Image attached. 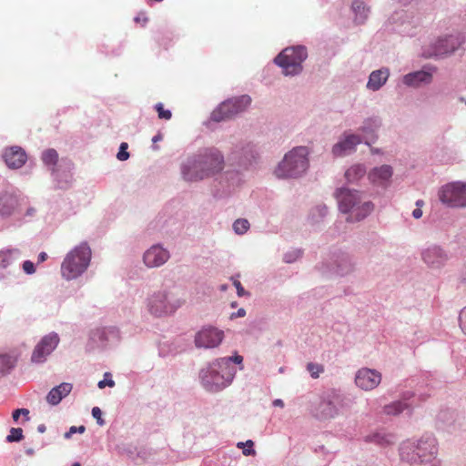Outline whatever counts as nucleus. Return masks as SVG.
Returning a JSON list of instances; mask_svg holds the SVG:
<instances>
[{"instance_id": "29", "label": "nucleus", "mask_w": 466, "mask_h": 466, "mask_svg": "<svg viewBox=\"0 0 466 466\" xmlns=\"http://www.w3.org/2000/svg\"><path fill=\"white\" fill-rule=\"evenodd\" d=\"M389 76L390 72L387 68L372 71L369 76L367 88L372 91L380 90L387 82Z\"/></svg>"}, {"instance_id": "44", "label": "nucleus", "mask_w": 466, "mask_h": 466, "mask_svg": "<svg viewBox=\"0 0 466 466\" xmlns=\"http://www.w3.org/2000/svg\"><path fill=\"white\" fill-rule=\"evenodd\" d=\"M307 370L310 372L312 378H319V374L323 372V367L321 365L309 362L307 365Z\"/></svg>"}, {"instance_id": "45", "label": "nucleus", "mask_w": 466, "mask_h": 466, "mask_svg": "<svg viewBox=\"0 0 466 466\" xmlns=\"http://www.w3.org/2000/svg\"><path fill=\"white\" fill-rule=\"evenodd\" d=\"M128 145L126 142L120 144L116 158L120 161H125L129 158V153L127 152Z\"/></svg>"}, {"instance_id": "26", "label": "nucleus", "mask_w": 466, "mask_h": 466, "mask_svg": "<svg viewBox=\"0 0 466 466\" xmlns=\"http://www.w3.org/2000/svg\"><path fill=\"white\" fill-rule=\"evenodd\" d=\"M433 78L432 71L425 69L410 72L402 77V82L410 87H420L422 85H429Z\"/></svg>"}, {"instance_id": "22", "label": "nucleus", "mask_w": 466, "mask_h": 466, "mask_svg": "<svg viewBox=\"0 0 466 466\" xmlns=\"http://www.w3.org/2000/svg\"><path fill=\"white\" fill-rule=\"evenodd\" d=\"M169 258V251L161 245L156 244L145 251L143 260L147 268H158L164 265Z\"/></svg>"}, {"instance_id": "15", "label": "nucleus", "mask_w": 466, "mask_h": 466, "mask_svg": "<svg viewBox=\"0 0 466 466\" xmlns=\"http://www.w3.org/2000/svg\"><path fill=\"white\" fill-rule=\"evenodd\" d=\"M224 339V331L216 327L208 325L202 327L194 338V344L198 349L210 350L218 348Z\"/></svg>"}, {"instance_id": "48", "label": "nucleus", "mask_w": 466, "mask_h": 466, "mask_svg": "<svg viewBox=\"0 0 466 466\" xmlns=\"http://www.w3.org/2000/svg\"><path fill=\"white\" fill-rule=\"evenodd\" d=\"M91 413L93 418L96 420V423L99 426H104L106 424L105 420L102 418V410H100L99 407H94L92 409Z\"/></svg>"}, {"instance_id": "13", "label": "nucleus", "mask_w": 466, "mask_h": 466, "mask_svg": "<svg viewBox=\"0 0 466 466\" xmlns=\"http://www.w3.org/2000/svg\"><path fill=\"white\" fill-rule=\"evenodd\" d=\"M21 257L22 253L17 248L0 249V279H7L19 275Z\"/></svg>"}, {"instance_id": "20", "label": "nucleus", "mask_w": 466, "mask_h": 466, "mask_svg": "<svg viewBox=\"0 0 466 466\" xmlns=\"http://www.w3.org/2000/svg\"><path fill=\"white\" fill-rule=\"evenodd\" d=\"M381 125V118L378 116L365 118L358 129L361 133L360 136L362 138V143L369 147L374 144L378 140V131Z\"/></svg>"}, {"instance_id": "6", "label": "nucleus", "mask_w": 466, "mask_h": 466, "mask_svg": "<svg viewBox=\"0 0 466 466\" xmlns=\"http://www.w3.org/2000/svg\"><path fill=\"white\" fill-rule=\"evenodd\" d=\"M309 149L299 146L285 154L279 163L275 174L279 178H299L306 174L309 167Z\"/></svg>"}, {"instance_id": "53", "label": "nucleus", "mask_w": 466, "mask_h": 466, "mask_svg": "<svg viewBox=\"0 0 466 466\" xmlns=\"http://www.w3.org/2000/svg\"><path fill=\"white\" fill-rule=\"evenodd\" d=\"M233 284L237 289V294L238 297L249 295V293L244 289V288L242 287L241 283L238 280H235Z\"/></svg>"}, {"instance_id": "1", "label": "nucleus", "mask_w": 466, "mask_h": 466, "mask_svg": "<svg viewBox=\"0 0 466 466\" xmlns=\"http://www.w3.org/2000/svg\"><path fill=\"white\" fill-rule=\"evenodd\" d=\"M225 166L223 153L217 147H204L188 156L180 164L182 178L198 182L219 174Z\"/></svg>"}, {"instance_id": "34", "label": "nucleus", "mask_w": 466, "mask_h": 466, "mask_svg": "<svg viewBox=\"0 0 466 466\" xmlns=\"http://www.w3.org/2000/svg\"><path fill=\"white\" fill-rule=\"evenodd\" d=\"M351 9L355 15V22L363 24L368 18L370 9L366 6L363 1L355 0L352 2Z\"/></svg>"}, {"instance_id": "33", "label": "nucleus", "mask_w": 466, "mask_h": 466, "mask_svg": "<svg viewBox=\"0 0 466 466\" xmlns=\"http://www.w3.org/2000/svg\"><path fill=\"white\" fill-rule=\"evenodd\" d=\"M366 174V167L362 164L351 166L345 172V178L348 183L354 184L361 179Z\"/></svg>"}, {"instance_id": "62", "label": "nucleus", "mask_w": 466, "mask_h": 466, "mask_svg": "<svg viewBox=\"0 0 466 466\" xmlns=\"http://www.w3.org/2000/svg\"><path fill=\"white\" fill-rule=\"evenodd\" d=\"M461 283L466 286V267H465V270L462 272L461 274Z\"/></svg>"}, {"instance_id": "24", "label": "nucleus", "mask_w": 466, "mask_h": 466, "mask_svg": "<svg viewBox=\"0 0 466 466\" xmlns=\"http://www.w3.org/2000/svg\"><path fill=\"white\" fill-rule=\"evenodd\" d=\"M2 157L6 166L12 169L22 167L27 159L25 151L18 146L6 147Z\"/></svg>"}, {"instance_id": "51", "label": "nucleus", "mask_w": 466, "mask_h": 466, "mask_svg": "<svg viewBox=\"0 0 466 466\" xmlns=\"http://www.w3.org/2000/svg\"><path fill=\"white\" fill-rule=\"evenodd\" d=\"M459 324L461 331L466 335V307L459 314Z\"/></svg>"}, {"instance_id": "9", "label": "nucleus", "mask_w": 466, "mask_h": 466, "mask_svg": "<svg viewBox=\"0 0 466 466\" xmlns=\"http://www.w3.org/2000/svg\"><path fill=\"white\" fill-rule=\"evenodd\" d=\"M307 57L308 51L304 46H289L274 58V63L281 67L284 76H296L303 71L302 63Z\"/></svg>"}, {"instance_id": "55", "label": "nucleus", "mask_w": 466, "mask_h": 466, "mask_svg": "<svg viewBox=\"0 0 466 466\" xmlns=\"http://www.w3.org/2000/svg\"><path fill=\"white\" fill-rule=\"evenodd\" d=\"M422 210L421 208H416L413 211H412V217L415 218V219H419L422 217Z\"/></svg>"}, {"instance_id": "2", "label": "nucleus", "mask_w": 466, "mask_h": 466, "mask_svg": "<svg viewBox=\"0 0 466 466\" xmlns=\"http://www.w3.org/2000/svg\"><path fill=\"white\" fill-rule=\"evenodd\" d=\"M228 363V360L216 359L199 370V382L206 391L217 393L232 383L237 369L229 367Z\"/></svg>"}, {"instance_id": "59", "label": "nucleus", "mask_w": 466, "mask_h": 466, "mask_svg": "<svg viewBox=\"0 0 466 466\" xmlns=\"http://www.w3.org/2000/svg\"><path fill=\"white\" fill-rule=\"evenodd\" d=\"M163 139V136L161 133H157L156 136L153 137L152 142L153 144H156L158 141H161Z\"/></svg>"}, {"instance_id": "16", "label": "nucleus", "mask_w": 466, "mask_h": 466, "mask_svg": "<svg viewBox=\"0 0 466 466\" xmlns=\"http://www.w3.org/2000/svg\"><path fill=\"white\" fill-rule=\"evenodd\" d=\"M422 261L431 269L442 268L450 259L449 253L439 245H430L423 248L420 253Z\"/></svg>"}, {"instance_id": "12", "label": "nucleus", "mask_w": 466, "mask_h": 466, "mask_svg": "<svg viewBox=\"0 0 466 466\" xmlns=\"http://www.w3.org/2000/svg\"><path fill=\"white\" fill-rule=\"evenodd\" d=\"M257 146L249 141H239L233 146L228 155V160L240 167L247 168L258 157Z\"/></svg>"}, {"instance_id": "39", "label": "nucleus", "mask_w": 466, "mask_h": 466, "mask_svg": "<svg viewBox=\"0 0 466 466\" xmlns=\"http://www.w3.org/2000/svg\"><path fill=\"white\" fill-rule=\"evenodd\" d=\"M36 213L37 210L35 207H28L24 214H22V211L20 212V214L16 217L15 220L18 222L29 221L35 217Z\"/></svg>"}, {"instance_id": "43", "label": "nucleus", "mask_w": 466, "mask_h": 466, "mask_svg": "<svg viewBox=\"0 0 466 466\" xmlns=\"http://www.w3.org/2000/svg\"><path fill=\"white\" fill-rule=\"evenodd\" d=\"M115 385L116 383L112 379V374L110 372H105L104 379L98 382L97 387L99 389H104L106 386L113 388Z\"/></svg>"}, {"instance_id": "25", "label": "nucleus", "mask_w": 466, "mask_h": 466, "mask_svg": "<svg viewBox=\"0 0 466 466\" xmlns=\"http://www.w3.org/2000/svg\"><path fill=\"white\" fill-rule=\"evenodd\" d=\"M393 168L390 165H381L372 168L369 173V179L374 185L387 187L390 183Z\"/></svg>"}, {"instance_id": "35", "label": "nucleus", "mask_w": 466, "mask_h": 466, "mask_svg": "<svg viewBox=\"0 0 466 466\" xmlns=\"http://www.w3.org/2000/svg\"><path fill=\"white\" fill-rule=\"evenodd\" d=\"M328 212L329 209L326 205H317L310 209V212L309 214V220L312 225L319 224L328 215Z\"/></svg>"}, {"instance_id": "18", "label": "nucleus", "mask_w": 466, "mask_h": 466, "mask_svg": "<svg viewBox=\"0 0 466 466\" xmlns=\"http://www.w3.org/2000/svg\"><path fill=\"white\" fill-rule=\"evenodd\" d=\"M59 343V337L57 333L51 332L37 343L32 353L31 360L35 363H43L46 361V357L50 355Z\"/></svg>"}, {"instance_id": "58", "label": "nucleus", "mask_w": 466, "mask_h": 466, "mask_svg": "<svg viewBox=\"0 0 466 466\" xmlns=\"http://www.w3.org/2000/svg\"><path fill=\"white\" fill-rule=\"evenodd\" d=\"M47 254L46 252H40L38 255V263L44 262L47 258Z\"/></svg>"}, {"instance_id": "54", "label": "nucleus", "mask_w": 466, "mask_h": 466, "mask_svg": "<svg viewBox=\"0 0 466 466\" xmlns=\"http://www.w3.org/2000/svg\"><path fill=\"white\" fill-rule=\"evenodd\" d=\"M245 316H246V310H245V309L241 308V309H238V311L231 313L230 319H234L237 318H243Z\"/></svg>"}, {"instance_id": "42", "label": "nucleus", "mask_w": 466, "mask_h": 466, "mask_svg": "<svg viewBox=\"0 0 466 466\" xmlns=\"http://www.w3.org/2000/svg\"><path fill=\"white\" fill-rule=\"evenodd\" d=\"M96 333L99 336V339L101 341H105L108 339L109 335H116L117 330L116 328L109 327V328H104L102 329H99L96 331Z\"/></svg>"}, {"instance_id": "63", "label": "nucleus", "mask_w": 466, "mask_h": 466, "mask_svg": "<svg viewBox=\"0 0 466 466\" xmlns=\"http://www.w3.org/2000/svg\"><path fill=\"white\" fill-rule=\"evenodd\" d=\"M415 205L417 208H421V207L424 205V201L422 199H418L416 202H415Z\"/></svg>"}, {"instance_id": "27", "label": "nucleus", "mask_w": 466, "mask_h": 466, "mask_svg": "<svg viewBox=\"0 0 466 466\" xmlns=\"http://www.w3.org/2000/svg\"><path fill=\"white\" fill-rule=\"evenodd\" d=\"M221 196L228 195L235 189L240 182L239 173L236 170H228L219 176L217 179Z\"/></svg>"}, {"instance_id": "19", "label": "nucleus", "mask_w": 466, "mask_h": 466, "mask_svg": "<svg viewBox=\"0 0 466 466\" xmlns=\"http://www.w3.org/2000/svg\"><path fill=\"white\" fill-rule=\"evenodd\" d=\"M21 212V202L18 196L10 191H3L0 193V218L7 219L16 217Z\"/></svg>"}, {"instance_id": "57", "label": "nucleus", "mask_w": 466, "mask_h": 466, "mask_svg": "<svg viewBox=\"0 0 466 466\" xmlns=\"http://www.w3.org/2000/svg\"><path fill=\"white\" fill-rule=\"evenodd\" d=\"M245 445H248V447H253L254 442L251 440H248V441H246V443H244V442H238V448H242Z\"/></svg>"}, {"instance_id": "11", "label": "nucleus", "mask_w": 466, "mask_h": 466, "mask_svg": "<svg viewBox=\"0 0 466 466\" xmlns=\"http://www.w3.org/2000/svg\"><path fill=\"white\" fill-rule=\"evenodd\" d=\"M356 262L354 258L347 252H336L331 257L330 266L325 262L321 263L322 273L330 272L339 277H346L355 270Z\"/></svg>"}, {"instance_id": "52", "label": "nucleus", "mask_w": 466, "mask_h": 466, "mask_svg": "<svg viewBox=\"0 0 466 466\" xmlns=\"http://www.w3.org/2000/svg\"><path fill=\"white\" fill-rule=\"evenodd\" d=\"M23 270L25 271V273H26L27 275H32L33 273L35 272V265L32 261L30 260H25L24 261L23 263Z\"/></svg>"}, {"instance_id": "17", "label": "nucleus", "mask_w": 466, "mask_h": 466, "mask_svg": "<svg viewBox=\"0 0 466 466\" xmlns=\"http://www.w3.org/2000/svg\"><path fill=\"white\" fill-rule=\"evenodd\" d=\"M463 41L461 35H449L437 39L431 46V56L444 57L460 48Z\"/></svg>"}, {"instance_id": "30", "label": "nucleus", "mask_w": 466, "mask_h": 466, "mask_svg": "<svg viewBox=\"0 0 466 466\" xmlns=\"http://www.w3.org/2000/svg\"><path fill=\"white\" fill-rule=\"evenodd\" d=\"M412 396L411 393L404 394V400H395L390 404H387L383 407V411L387 415L397 416L402 413L404 410H408V413H411V407L409 403L406 402L408 399Z\"/></svg>"}, {"instance_id": "14", "label": "nucleus", "mask_w": 466, "mask_h": 466, "mask_svg": "<svg viewBox=\"0 0 466 466\" xmlns=\"http://www.w3.org/2000/svg\"><path fill=\"white\" fill-rule=\"evenodd\" d=\"M441 203L451 207H466V184L454 182L443 186L439 192Z\"/></svg>"}, {"instance_id": "21", "label": "nucleus", "mask_w": 466, "mask_h": 466, "mask_svg": "<svg viewBox=\"0 0 466 466\" xmlns=\"http://www.w3.org/2000/svg\"><path fill=\"white\" fill-rule=\"evenodd\" d=\"M381 381V374L376 370L362 368L355 375V383L357 387L363 390H371L375 389Z\"/></svg>"}, {"instance_id": "31", "label": "nucleus", "mask_w": 466, "mask_h": 466, "mask_svg": "<svg viewBox=\"0 0 466 466\" xmlns=\"http://www.w3.org/2000/svg\"><path fill=\"white\" fill-rule=\"evenodd\" d=\"M366 442H372L380 447H388L395 443L396 437L392 433L380 431L370 433L364 437Z\"/></svg>"}, {"instance_id": "28", "label": "nucleus", "mask_w": 466, "mask_h": 466, "mask_svg": "<svg viewBox=\"0 0 466 466\" xmlns=\"http://www.w3.org/2000/svg\"><path fill=\"white\" fill-rule=\"evenodd\" d=\"M73 385L69 382H62L59 385L51 389L46 395V401L50 405H57L66 398L72 390Z\"/></svg>"}, {"instance_id": "7", "label": "nucleus", "mask_w": 466, "mask_h": 466, "mask_svg": "<svg viewBox=\"0 0 466 466\" xmlns=\"http://www.w3.org/2000/svg\"><path fill=\"white\" fill-rule=\"evenodd\" d=\"M184 302L185 300L173 290L162 289L148 295L145 304L151 316L161 318L174 314Z\"/></svg>"}, {"instance_id": "56", "label": "nucleus", "mask_w": 466, "mask_h": 466, "mask_svg": "<svg viewBox=\"0 0 466 466\" xmlns=\"http://www.w3.org/2000/svg\"><path fill=\"white\" fill-rule=\"evenodd\" d=\"M256 453V451L253 449V447H248L243 450V454L245 456H250L254 455Z\"/></svg>"}, {"instance_id": "32", "label": "nucleus", "mask_w": 466, "mask_h": 466, "mask_svg": "<svg viewBox=\"0 0 466 466\" xmlns=\"http://www.w3.org/2000/svg\"><path fill=\"white\" fill-rule=\"evenodd\" d=\"M71 167L72 164L68 163L67 171H62L60 167L53 170V173L51 174L54 178V181L56 182V188L66 189L71 186L73 181V175L70 171Z\"/></svg>"}, {"instance_id": "36", "label": "nucleus", "mask_w": 466, "mask_h": 466, "mask_svg": "<svg viewBox=\"0 0 466 466\" xmlns=\"http://www.w3.org/2000/svg\"><path fill=\"white\" fill-rule=\"evenodd\" d=\"M41 159L43 163L48 167L51 173H53L54 169H57L56 164L58 161V153L54 148H48L42 152Z\"/></svg>"}, {"instance_id": "3", "label": "nucleus", "mask_w": 466, "mask_h": 466, "mask_svg": "<svg viewBox=\"0 0 466 466\" xmlns=\"http://www.w3.org/2000/svg\"><path fill=\"white\" fill-rule=\"evenodd\" d=\"M334 197L338 201L339 210L348 214L346 220L350 223L363 220L374 209V204L364 199L363 192L348 187L337 188Z\"/></svg>"}, {"instance_id": "10", "label": "nucleus", "mask_w": 466, "mask_h": 466, "mask_svg": "<svg viewBox=\"0 0 466 466\" xmlns=\"http://www.w3.org/2000/svg\"><path fill=\"white\" fill-rule=\"evenodd\" d=\"M251 98L248 95H242L228 98L222 102L212 113L211 120L220 122L229 119L243 112L250 105Z\"/></svg>"}, {"instance_id": "60", "label": "nucleus", "mask_w": 466, "mask_h": 466, "mask_svg": "<svg viewBox=\"0 0 466 466\" xmlns=\"http://www.w3.org/2000/svg\"><path fill=\"white\" fill-rule=\"evenodd\" d=\"M273 405L276 406V407L283 408L284 407V402L280 399H276L275 400H273Z\"/></svg>"}, {"instance_id": "49", "label": "nucleus", "mask_w": 466, "mask_h": 466, "mask_svg": "<svg viewBox=\"0 0 466 466\" xmlns=\"http://www.w3.org/2000/svg\"><path fill=\"white\" fill-rule=\"evenodd\" d=\"M86 431V427L84 425L81 426H71L64 435L65 439H70L73 434L78 432V433H84Z\"/></svg>"}, {"instance_id": "47", "label": "nucleus", "mask_w": 466, "mask_h": 466, "mask_svg": "<svg viewBox=\"0 0 466 466\" xmlns=\"http://www.w3.org/2000/svg\"><path fill=\"white\" fill-rule=\"evenodd\" d=\"M23 415L25 417V420H29V410L27 409H25V408H21V409H16L13 411L12 413V418L14 420V421L17 422L20 416Z\"/></svg>"}, {"instance_id": "41", "label": "nucleus", "mask_w": 466, "mask_h": 466, "mask_svg": "<svg viewBox=\"0 0 466 466\" xmlns=\"http://www.w3.org/2000/svg\"><path fill=\"white\" fill-rule=\"evenodd\" d=\"M301 250L300 249H298V248H295V249H292V250H289L288 252H286L283 256V260L286 262V263H293L295 262L299 258L301 257Z\"/></svg>"}, {"instance_id": "50", "label": "nucleus", "mask_w": 466, "mask_h": 466, "mask_svg": "<svg viewBox=\"0 0 466 466\" xmlns=\"http://www.w3.org/2000/svg\"><path fill=\"white\" fill-rule=\"evenodd\" d=\"M218 360H228V366L229 367H235L234 364H241L243 361V357L240 355L236 354L232 357H225V358H218Z\"/></svg>"}, {"instance_id": "8", "label": "nucleus", "mask_w": 466, "mask_h": 466, "mask_svg": "<svg viewBox=\"0 0 466 466\" xmlns=\"http://www.w3.org/2000/svg\"><path fill=\"white\" fill-rule=\"evenodd\" d=\"M91 248L82 242L70 250L61 264V274L66 280L81 276L88 268L91 260Z\"/></svg>"}, {"instance_id": "23", "label": "nucleus", "mask_w": 466, "mask_h": 466, "mask_svg": "<svg viewBox=\"0 0 466 466\" xmlns=\"http://www.w3.org/2000/svg\"><path fill=\"white\" fill-rule=\"evenodd\" d=\"M361 143L362 138L360 135L344 133L343 137L333 145L331 151L335 157H343L355 151L356 147Z\"/></svg>"}, {"instance_id": "5", "label": "nucleus", "mask_w": 466, "mask_h": 466, "mask_svg": "<svg viewBox=\"0 0 466 466\" xmlns=\"http://www.w3.org/2000/svg\"><path fill=\"white\" fill-rule=\"evenodd\" d=\"M355 403L356 397L352 393L341 389H329L321 394L313 416L319 420L334 419Z\"/></svg>"}, {"instance_id": "61", "label": "nucleus", "mask_w": 466, "mask_h": 466, "mask_svg": "<svg viewBox=\"0 0 466 466\" xmlns=\"http://www.w3.org/2000/svg\"><path fill=\"white\" fill-rule=\"evenodd\" d=\"M46 431V427L45 424H39L37 426V431L40 433H44Z\"/></svg>"}, {"instance_id": "37", "label": "nucleus", "mask_w": 466, "mask_h": 466, "mask_svg": "<svg viewBox=\"0 0 466 466\" xmlns=\"http://www.w3.org/2000/svg\"><path fill=\"white\" fill-rule=\"evenodd\" d=\"M15 365V359L9 354H0V375L9 373Z\"/></svg>"}, {"instance_id": "38", "label": "nucleus", "mask_w": 466, "mask_h": 466, "mask_svg": "<svg viewBox=\"0 0 466 466\" xmlns=\"http://www.w3.org/2000/svg\"><path fill=\"white\" fill-rule=\"evenodd\" d=\"M250 224L246 218H238L233 223V229L238 235L245 234L248 230Z\"/></svg>"}, {"instance_id": "40", "label": "nucleus", "mask_w": 466, "mask_h": 466, "mask_svg": "<svg viewBox=\"0 0 466 466\" xmlns=\"http://www.w3.org/2000/svg\"><path fill=\"white\" fill-rule=\"evenodd\" d=\"M24 439L23 430L21 428H12L10 433L6 436L7 442L20 441Z\"/></svg>"}, {"instance_id": "64", "label": "nucleus", "mask_w": 466, "mask_h": 466, "mask_svg": "<svg viewBox=\"0 0 466 466\" xmlns=\"http://www.w3.org/2000/svg\"><path fill=\"white\" fill-rule=\"evenodd\" d=\"M25 453L29 456H33L35 454V450L33 448H28L25 450Z\"/></svg>"}, {"instance_id": "46", "label": "nucleus", "mask_w": 466, "mask_h": 466, "mask_svg": "<svg viewBox=\"0 0 466 466\" xmlns=\"http://www.w3.org/2000/svg\"><path fill=\"white\" fill-rule=\"evenodd\" d=\"M156 110L157 111L158 117L161 119L168 120L172 116V113L168 109H164L162 103H157L155 106Z\"/></svg>"}, {"instance_id": "4", "label": "nucleus", "mask_w": 466, "mask_h": 466, "mask_svg": "<svg viewBox=\"0 0 466 466\" xmlns=\"http://www.w3.org/2000/svg\"><path fill=\"white\" fill-rule=\"evenodd\" d=\"M437 453V441L431 434H425L417 441H404L399 447L400 460L410 465L431 462Z\"/></svg>"}]
</instances>
